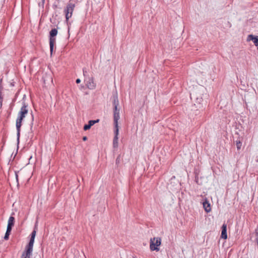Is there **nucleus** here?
<instances>
[{
	"label": "nucleus",
	"instance_id": "obj_9",
	"mask_svg": "<svg viewBox=\"0 0 258 258\" xmlns=\"http://www.w3.org/2000/svg\"><path fill=\"white\" fill-rule=\"evenodd\" d=\"M221 237L222 238L226 239L227 238V225L223 224L222 226V232Z\"/></svg>",
	"mask_w": 258,
	"mask_h": 258
},
{
	"label": "nucleus",
	"instance_id": "obj_6",
	"mask_svg": "<svg viewBox=\"0 0 258 258\" xmlns=\"http://www.w3.org/2000/svg\"><path fill=\"white\" fill-rule=\"evenodd\" d=\"M87 87L90 90H94L96 88V84L93 77H89L85 80Z\"/></svg>",
	"mask_w": 258,
	"mask_h": 258
},
{
	"label": "nucleus",
	"instance_id": "obj_17",
	"mask_svg": "<svg viewBox=\"0 0 258 258\" xmlns=\"http://www.w3.org/2000/svg\"><path fill=\"white\" fill-rule=\"evenodd\" d=\"M11 230L7 229V231H6L5 235L4 236V239L5 240H8V239L9 236V235L10 234V233H11Z\"/></svg>",
	"mask_w": 258,
	"mask_h": 258
},
{
	"label": "nucleus",
	"instance_id": "obj_11",
	"mask_svg": "<svg viewBox=\"0 0 258 258\" xmlns=\"http://www.w3.org/2000/svg\"><path fill=\"white\" fill-rule=\"evenodd\" d=\"M14 221H15V218L14 217L11 216L8 222V226H7V229L12 230V227L13 226L14 224Z\"/></svg>",
	"mask_w": 258,
	"mask_h": 258
},
{
	"label": "nucleus",
	"instance_id": "obj_24",
	"mask_svg": "<svg viewBox=\"0 0 258 258\" xmlns=\"http://www.w3.org/2000/svg\"><path fill=\"white\" fill-rule=\"evenodd\" d=\"M16 178H17V179H18V175H17V174H16Z\"/></svg>",
	"mask_w": 258,
	"mask_h": 258
},
{
	"label": "nucleus",
	"instance_id": "obj_14",
	"mask_svg": "<svg viewBox=\"0 0 258 258\" xmlns=\"http://www.w3.org/2000/svg\"><path fill=\"white\" fill-rule=\"evenodd\" d=\"M203 207L207 213H209L211 211V209L210 204L207 200L203 202Z\"/></svg>",
	"mask_w": 258,
	"mask_h": 258
},
{
	"label": "nucleus",
	"instance_id": "obj_1",
	"mask_svg": "<svg viewBox=\"0 0 258 258\" xmlns=\"http://www.w3.org/2000/svg\"><path fill=\"white\" fill-rule=\"evenodd\" d=\"M23 106L21 108L20 111L18 114V117L16 120V128L17 131V140L19 142L20 135V128L22 125V121L24 117H25L26 115L28 113V110L27 108L28 105L26 103L23 101Z\"/></svg>",
	"mask_w": 258,
	"mask_h": 258
},
{
	"label": "nucleus",
	"instance_id": "obj_25",
	"mask_svg": "<svg viewBox=\"0 0 258 258\" xmlns=\"http://www.w3.org/2000/svg\"><path fill=\"white\" fill-rule=\"evenodd\" d=\"M256 162H258V159L256 160Z\"/></svg>",
	"mask_w": 258,
	"mask_h": 258
},
{
	"label": "nucleus",
	"instance_id": "obj_12",
	"mask_svg": "<svg viewBox=\"0 0 258 258\" xmlns=\"http://www.w3.org/2000/svg\"><path fill=\"white\" fill-rule=\"evenodd\" d=\"M99 121V120L97 119L96 120H90L88 122V124H85L84 126V130L85 131L88 130L90 128V127L93 125L95 123L98 122Z\"/></svg>",
	"mask_w": 258,
	"mask_h": 258
},
{
	"label": "nucleus",
	"instance_id": "obj_18",
	"mask_svg": "<svg viewBox=\"0 0 258 258\" xmlns=\"http://www.w3.org/2000/svg\"><path fill=\"white\" fill-rule=\"evenodd\" d=\"M236 147L237 150H240L241 149L242 143L240 141H236Z\"/></svg>",
	"mask_w": 258,
	"mask_h": 258
},
{
	"label": "nucleus",
	"instance_id": "obj_21",
	"mask_svg": "<svg viewBox=\"0 0 258 258\" xmlns=\"http://www.w3.org/2000/svg\"><path fill=\"white\" fill-rule=\"evenodd\" d=\"M80 82H81V80H80V79H77L76 80V83H77V84H79V83H80Z\"/></svg>",
	"mask_w": 258,
	"mask_h": 258
},
{
	"label": "nucleus",
	"instance_id": "obj_20",
	"mask_svg": "<svg viewBox=\"0 0 258 258\" xmlns=\"http://www.w3.org/2000/svg\"><path fill=\"white\" fill-rule=\"evenodd\" d=\"M3 98H0V108L2 107Z\"/></svg>",
	"mask_w": 258,
	"mask_h": 258
},
{
	"label": "nucleus",
	"instance_id": "obj_19",
	"mask_svg": "<svg viewBox=\"0 0 258 258\" xmlns=\"http://www.w3.org/2000/svg\"><path fill=\"white\" fill-rule=\"evenodd\" d=\"M113 105L114 106V109H115V106H116V109H117V106L118 105V99H117V97H116L114 99Z\"/></svg>",
	"mask_w": 258,
	"mask_h": 258
},
{
	"label": "nucleus",
	"instance_id": "obj_15",
	"mask_svg": "<svg viewBox=\"0 0 258 258\" xmlns=\"http://www.w3.org/2000/svg\"><path fill=\"white\" fill-rule=\"evenodd\" d=\"M118 137H114L113 141V147L114 148H116L118 147Z\"/></svg>",
	"mask_w": 258,
	"mask_h": 258
},
{
	"label": "nucleus",
	"instance_id": "obj_22",
	"mask_svg": "<svg viewBox=\"0 0 258 258\" xmlns=\"http://www.w3.org/2000/svg\"><path fill=\"white\" fill-rule=\"evenodd\" d=\"M87 140V137H84L83 138V141H86Z\"/></svg>",
	"mask_w": 258,
	"mask_h": 258
},
{
	"label": "nucleus",
	"instance_id": "obj_23",
	"mask_svg": "<svg viewBox=\"0 0 258 258\" xmlns=\"http://www.w3.org/2000/svg\"><path fill=\"white\" fill-rule=\"evenodd\" d=\"M86 73H87L86 71H85V70H83V74H84V76L85 75V74Z\"/></svg>",
	"mask_w": 258,
	"mask_h": 258
},
{
	"label": "nucleus",
	"instance_id": "obj_13",
	"mask_svg": "<svg viewBox=\"0 0 258 258\" xmlns=\"http://www.w3.org/2000/svg\"><path fill=\"white\" fill-rule=\"evenodd\" d=\"M33 250L26 249V250L22 253L21 258H30Z\"/></svg>",
	"mask_w": 258,
	"mask_h": 258
},
{
	"label": "nucleus",
	"instance_id": "obj_16",
	"mask_svg": "<svg viewBox=\"0 0 258 258\" xmlns=\"http://www.w3.org/2000/svg\"><path fill=\"white\" fill-rule=\"evenodd\" d=\"M115 131H114V137H118L119 134V126L118 124H114Z\"/></svg>",
	"mask_w": 258,
	"mask_h": 258
},
{
	"label": "nucleus",
	"instance_id": "obj_5",
	"mask_svg": "<svg viewBox=\"0 0 258 258\" xmlns=\"http://www.w3.org/2000/svg\"><path fill=\"white\" fill-rule=\"evenodd\" d=\"M74 7L75 5L72 3H70L67 5L66 9L64 10L67 21L72 17Z\"/></svg>",
	"mask_w": 258,
	"mask_h": 258
},
{
	"label": "nucleus",
	"instance_id": "obj_10",
	"mask_svg": "<svg viewBox=\"0 0 258 258\" xmlns=\"http://www.w3.org/2000/svg\"><path fill=\"white\" fill-rule=\"evenodd\" d=\"M247 41L252 40L255 46H258V36H254L252 35H249L247 39Z\"/></svg>",
	"mask_w": 258,
	"mask_h": 258
},
{
	"label": "nucleus",
	"instance_id": "obj_3",
	"mask_svg": "<svg viewBox=\"0 0 258 258\" xmlns=\"http://www.w3.org/2000/svg\"><path fill=\"white\" fill-rule=\"evenodd\" d=\"M161 240L160 238L154 237L150 239V248L152 251H159V246L160 245Z\"/></svg>",
	"mask_w": 258,
	"mask_h": 258
},
{
	"label": "nucleus",
	"instance_id": "obj_2",
	"mask_svg": "<svg viewBox=\"0 0 258 258\" xmlns=\"http://www.w3.org/2000/svg\"><path fill=\"white\" fill-rule=\"evenodd\" d=\"M204 88L200 87L195 89L190 93V98L196 103L201 104L203 102V93L204 92Z\"/></svg>",
	"mask_w": 258,
	"mask_h": 258
},
{
	"label": "nucleus",
	"instance_id": "obj_4",
	"mask_svg": "<svg viewBox=\"0 0 258 258\" xmlns=\"http://www.w3.org/2000/svg\"><path fill=\"white\" fill-rule=\"evenodd\" d=\"M57 34V30L56 29H52L50 32L49 45L51 55L52 53L54 45L55 43L54 37Z\"/></svg>",
	"mask_w": 258,
	"mask_h": 258
},
{
	"label": "nucleus",
	"instance_id": "obj_7",
	"mask_svg": "<svg viewBox=\"0 0 258 258\" xmlns=\"http://www.w3.org/2000/svg\"><path fill=\"white\" fill-rule=\"evenodd\" d=\"M36 231L34 230L31 233V237L29 241V243L27 246L26 247V249L33 250V246L34 242V239L36 236Z\"/></svg>",
	"mask_w": 258,
	"mask_h": 258
},
{
	"label": "nucleus",
	"instance_id": "obj_8",
	"mask_svg": "<svg viewBox=\"0 0 258 258\" xmlns=\"http://www.w3.org/2000/svg\"><path fill=\"white\" fill-rule=\"evenodd\" d=\"M119 118V110L118 109H116V106H115V109H114L113 114V119L114 124H118V121Z\"/></svg>",
	"mask_w": 258,
	"mask_h": 258
}]
</instances>
